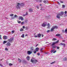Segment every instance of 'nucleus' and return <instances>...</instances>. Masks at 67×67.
Here are the masks:
<instances>
[{
    "label": "nucleus",
    "instance_id": "43",
    "mask_svg": "<svg viewBox=\"0 0 67 67\" xmlns=\"http://www.w3.org/2000/svg\"><path fill=\"white\" fill-rule=\"evenodd\" d=\"M51 32V31L49 30H48L47 31V33H49V32Z\"/></svg>",
    "mask_w": 67,
    "mask_h": 67
},
{
    "label": "nucleus",
    "instance_id": "41",
    "mask_svg": "<svg viewBox=\"0 0 67 67\" xmlns=\"http://www.w3.org/2000/svg\"><path fill=\"white\" fill-rule=\"evenodd\" d=\"M62 7L63 8H65V5H62Z\"/></svg>",
    "mask_w": 67,
    "mask_h": 67
},
{
    "label": "nucleus",
    "instance_id": "2",
    "mask_svg": "<svg viewBox=\"0 0 67 67\" xmlns=\"http://www.w3.org/2000/svg\"><path fill=\"white\" fill-rule=\"evenodd\" d=\"M20 6V3H18L16 5V8L18 9H20L21 8V7Z\"/></svg>",
    "mask_w": 67,
    "mask_h": 67
},
{
    "label": "nucleus",
    "instance_id": "54",
    "mask_svg": "<svg viewBox=\"0 0 67 67\" xmlns=\"http://www.w3.org/2000/svg\"><path fill=\"white\" fill-rule=\"evenodd\" d=\"M34 37H37V36H36V35H35L34 36Z\"/></svg>",
    "mask_w": 67,
    "mask_h": 67
},
{
    "label": "nucleus",
    "instance_id": "55",
    "mask_svg": "<svg viewBox=\"0 0 67 67\" xmlns=\"http://www.w3.org/2000/svg\"><path fill=\"white\" fill-rule=\"evenodd\" d=\"M18 23H21V21H19L18 22Z\"/></svg>",
    "mask_w": 67,
    "mask_h": 67
},
{
    "label": "nucleus",
    "instance_id": "38",
    "mask_svg": "<svg viewBox=\"0 0 67 67\" xmlns=\"http://www.w3.org/2000/svg\"><path fill=\"white\" fill-rule=\"evenodd\" d=\"M64 17H66V16H67V14H64Z\"/></svg>",
    "mask_w": 67,
    "mask_h": 67
},
{
    "label": "nucleus",
    "instance_id": "12",
    "mask_svg": "<svg viewBox=\"0 0 67 67\" xmlns=\"http://www.w3.org/2000/svg\"><path fill=\"white\" fill-rule=\"evenodd\" d=\"M7 36H4L3 37V39L5 40H7Z\"/></svg>",
    "mask_w": 67,
    "mask_h": 67
},
{
    "label": "nucleus",
    "instance_id": "23",
    "mask_svg": "<svg viewBox=\"0 0 67 67\" xmlns=\"http://www.w3.org/2000/svg\"><path fill=\"white\" fill-rule=\"evenodd\" d=\"M64 33L67 34V28L65 29V30L64 31Z\"/></svg>",
    "mask_w": 67,
    "mask_h": 67
},
{
    "label": "nucleus",
    "instance_id": "57",
    "mask_svg": "<svg viewBox=\"0 0 67 67\" xmlns=\"http://www.w3.org/2000/svg\"><path fill=\"white\" fill-rule=\"evenodd\" d=\"M37 9H39V7L38 6H37Z\"/></svg>",
    "mask_w": 67,
    "mask_h": 67
},
{
    "label": "nucleus",
    "instance_id": "29",
    "mask_svg": "<svg viewBox=\"0 0 67 67\" xmlns=\"http://www.w3.org/2000/svg\"><path fill=\"white\" fill-rule=\"evenodd\" d=\"M14 15V14H11L10 15V16H13Z\"/></svg>",
    "mask_w": 67,
    "mask_h": 67
},
{
    "label": "nucleus",
    "instance_id": "15",
    "mask_svg": "<svg viewBox=\"0 0 67 67\" xmlns=\"http://www.w3.org/2000/svg\"><path fill=\"white\" fill-rule=\"evenodd\" d=\"M48 26V27H47L48 29H50V25H49V24L48 23V24L47 25Z\"/></svg>",
    "mask_w": 67,
    "mask_h": 67
},
{
    "label": "nucleus",
    "instance_id": "30",
    "mask_svg": "<svg viewBox=\"0 0 67 67\" xmlns=\"http://www.w3.org/2000/svg\"><path fill=\"white\" fill-rule=\"evenodd\" d=\"M43 2L44 3H46L47 2H48V1H44Z\"/></svg>",
    "mask_w": 67,
    "mask_h": 67
},
{
    "label": "nucleus",
    "instance_id": "63",
    "mask_svg": "<svg viewBox=\"0 0 67 67\" xmlns=\"http://www.w3.org/2000/svg\"><path fill=\"white\" fill-rule=\"evenodd\" d=\"M65 41L64 40H62V42H65Z\"/></svg>",
    "mask_w": 67,
    "mask_h": 67
},
{
    "label": "nucleus",
    "instance_id": "60",
    "mask_svg": "<svg viewBox=\"0 0 67 67\" xmlns=\"http://www.w3.org/2000/svg\"><path fill=\"white\" fill-rule=\"evenodd\" d=\"M1 35H0V39H1V40L2 39V38H1Z\"/></svg>",
    "mask_w": 67,
    "mask_h": 67
},
{
    "label": "nucleus",
    "instance_id": "21",
    "mask_svg": "<svg viewBox=\"0 0 67 67\" xmlns=\"http://www.w3.org/2000/svg\"><path fill=\"white\" fill-rule=\"evenodd\" d=\"M38 61L37 60H34V63H36V62H37Z\"/></svg>",
    "mask_w": 67,
    "mask_h": 67
},
{
    "label": "nucleus",
    "instance_id": "26",
    "mask_svg": "<svg viewBox=\"0 0 67 67\" xmlns=\"http://www.w3.org/2000/svg\"><path fill=\"white\" fill-rule=\"evenodd\" d=\"M23 63H26V61L24 60H23Z\"/></svg>",
    "mask_w": 67,
    "mask_h": 67
},
{
    "label": "nucleus",
    "instance_id": "32",
    "mask_svg": "<svg viewBox=\"0 0 67 67\" xmlns=\"http://www.w3.org/2000/svg\"><path fill=\"white\" fill-rule=\"evenodd\" d=\"M9 66H12V65H13V64H12L11 63H10L9 64Z\"/></svg>",
    "mask_w": 67,
    "mask_h": 67
},
{
    "label": "nucleus",
    "instance_id": "18",
    "mask_svg": "<svg viewBox=\"0 0 67 67\" xmlns=\"http://www.w3.org/2000/svg\"><path fill=\"white\" fill-rule=\"evenodd\" d=\"M26 58H27V60H30V57L29 56H27L26 57Z\"/></svg>",
    "mask_w": 67,
    "mask_h": 67
},
{
    "label": "nucleus",
    "instance_id": "31",
    "mask_svg": "<svg viewBox=\"0 0 67 67\" xmlns=\"http://www.w3.org/2000/svg\"><path fill=\"white\" fill-rule=\"evenodd\" d=\"M60 34H57L56 35V36H60Z\"/></svg>",
    "mask_w": 67,
    "mask_h": 67
},
{
    "label": "nucleus",
    "instance_id": "3",
    "mask_svg": "<svg viewBox=\"0 0 67 67\" xmlns=\"http://www.w3.org/2000/svg\"><path fill=\"white\" fill-rule=\"evenodd\" d=\"M59 42V40H58L57 41L55 42H54L52 43V44L51 45V46H53V45H55L56 44L58 43Z\"/></svg>",
    "mask_w": 67,
    "mask_h": 67
},
{
    "label": "nucleus",
    "instance_id": "7",
    "mask_svg": "<svg viewBox=\"0 0 67 67\" xmlns=\"http://www.w3.org/2000/svg\"><path fill=\"white\" fill-rule=\"evenodd\" d=\"M47 25V23H43V24L42 25V26H43V27H45Z\"/></svg>",
    "mask_w": 67,
    "mask_h": 67
},
{
    "label": "nucleus",
    "instance_id": "19",
    "mask_svg": "<svg viewBox=\"0 0 67 67\" xmlns=\"http://www.w3.org/2000/svg\"><path fill=\"white\" fill-rule=\"evenodd\" d=\"M29 10L30 12H33V9H29Z\"/></svg>",
    "mask_w": 67,
    "mask_h": 67
},
{
    "label": "nucleus",
    "instance_id": "59",
    "mask_svg": "<svg viewBox=\"0 0 67 67\" xmlns=\"http://www.w3.org/2000/svg\"><path fill=\"white\" fill-rule=\"evenodd\" d=\"M11 19H14V17H12L11 18Z\"/></svg>",
    "mask_w": 67,
    "mask_h": 67
},
{
    "label": "nucleus",
    "instance_id": "28",
    "mask_svg": "<svg viewBox=\"0 0 67 67\" xmlns=\"http://www.w3.org/2000/svg\"><path fill=\"white\" fill-rule=\"evenodd\" d=\"M31 62L32 63H34V60H33V59H31Z\"/></svg>",
    "mask_w": 67,
    "mask_h": 67
},
{
    "label": "nucleus",
    "instance_id": "10",
    "mask_svg": "<svg viewBox=\"0 0 67 67\" xmlns=\"http://www.w3.org/2000/svg\"><path fill=\"white\" fill-rule=\"evenodd\" d=\"M19 20H21V21H23L24 20V19L22 17V16H19Z\"/></svg>",
    "mask_w": 67,
    "mask_h": 67
},
{
    "label": "nucleus",
    "instance_id": "40",
    "mask_svg": "<svg viewBox=\"0 0 67 67\" xmlns=\"http://www.w3.org/2000/svg\"><path fill=\"white\" fill-rule=\"evenodd\" d=\"M34 54H36V51H34Z\"/></svg>",
    "mask_w": 67,
    "mask_h": 67
},
{
    "label": "nucleus",
    "instance_id": "39",
    "mask_svg": "<svg viewBox=\"0 0 67 67\" xmlns=\"http://www.w3.org/2000/svg\"><path fill=\"white\" fill-rule=\"evenodd\" d=\"M8 49H8V48H6L5 49V50L6 51H8Z\"/></svg>",
    "mask_w": 67,
    "mask_h": 67
},
{
    "label": "nucleus",
    "instance_id": "20",
    "mask_svg": "<svg viewBox=\"0 0 67 67\" xmlns=\"http://www.w3.org/2000/svg\"><path fill=\"white\" fill-rule=\"evenodd\" d=\"M39 49V48L38 47H37L36 48L35 50L36 52H38Z\"/></svg>",
    "mask_w": 67,
    "mask_h": 67
},
{
    "label": "nucleus",
    "instance_id": "8",
    "mask_svg": "<svg viewBox=\"0 0 67 67\" xmlns=\"http://www.w3.org/2000/svg\"><path fill=\"white\" fill-rule=\"evenodd\" d=\"M13 38H10V39L8 40V41H9V42H12V41L13 40Z\"/></svg>",
    "mask_w": 67,
    "mask_h": 67
},
{
    "label": "nucleus",
    "instance_id": "4",
    "mask_svg": "<svg viewBox=\"0 0 67 67\" xmlns=\"http://www.w3.org/2000/svg\"><path fill=\"white\" fill-rule=\"evenodd\" d=\"M32 53V50L30 51H28L27 52V54L28 55H31V54Z\"/></svg>",
    "mask_w": 67,
    "mask_h": 67
},
{
    "label": "nucleus",
    "instance_id": "6",
    "mask_svg": "<svg viewBox=\"0 0 67 67\" xmlns=\"http://www.w3.org/2000/svg\"><path fill=\"white\" fill-rule=\"evenodd\" d=\"M60 15V16H63V15L64 14V12H61V13H59Z\"/></svg>",
    "mask_w": 67,
    "mask_h": 67
},
{
    "label": "nucleus",
    "instance_id": "46",
    "mask_svg": "<svg viewBox=\"0 0 67 67\" xmlns=\"http://www.w3.org/2000/svg\"><path fill=\"white\" fill-rule=\"evenodd\" d=\"M48 53H49V52H45V54H48Z\"/></svg>",
    "mask_w": 67,
    "mask_h": 67
},
{
    "label": "nucleus",
    "instance_id": "16",
    "mask_svg": "<svg viewBox=\"0 0 67 67\" xmlns=\"http://www.w3.org/2000/svg\"><path fill=\"white\" fill-rule=\"evenodd\" d=\"M41 11H44V10H45V8L44 7H41Z\"/></svg>",
    "mask_w": 67,
    "mask_h": 67
},
{
    "label": "nucleus",
    "instance_id": "5",
    "mask_svg": "<svg viewBox=\"0 0 67 67\" xmlns=\"http://www.w3.org/2000/svg\"><path fill=\"white\" fill-rule=\"evenodd\" d=\"M60 16H61L60 15V14L59 13L58 14H57L56 17L57 18H58V19H60Z\"/></svg>",
    "mask_w": 67,
    "mask_h": 67
},
{
    "label": "nucleus",
    "instance_id": "9",
    "mask_svg": "<svg viewBox=\"0 0 67 67\" xmlns=\"http://www.w3.org/2000/svg\"><path fill=\"white\" fill-rule=\"evenodd\" d=\"M11 43H10V42H8L6 44V45L7 46H11Z\"/></svg>",
    "mask_w": 67,
    "mask_h": 67
},
{
    "label": "nucleus",
    "instance_id": "48",
    "mask_svg": "<svg viewBox=\"0 0 67 67\" xmlns=\"http://www.w3.org/2000/svg\"><path fill=\"white\" fill-rule=\"evenodd\" d=\"M23 29H25V26H23Z\"/></svg>",
    "mask_w": 67,
    "mask_h": 67
},
{
    "label": "nucleus",
    "instance_id": "56",
    "mask_svg": "<svg viewBox=\"0 0 67 67\" xmlns=\"http://www.w3.org/2000/svg\"><path fill=\"white\" fill-rule=\"evenodd\" d=\"M67 12L66 11H65L64 13L65 14H67Z\"/></svg>",
    "mask_w": 67,
    "mask_h": 67
},
{
    "label": "nucleus",
    "instance_id": "1",
    "mask_svg": "<svg viewBox=\"0 0 67 67\" xmlns=\"http://www.w3.org/2000/svg\"><path fill=\"white\" fill-rule=\"evenodd\" d=\"M58 29V27L56 26H53L51 28V32H53V31H54V30L55 29Z\"/></svg>",
    "mask_w": 67,
    "mask_h": 67
},
{
    "label": "nucleus",
    "instance_id": "42",
    "mask_svg": "<svg viewBox=\"0 0 67 67\" xmlns=\"http://www.w3.org/2000/svg\"><path fill=\"white\" fill-rule=\"evenodd\" d=\"M28 27H26V30H28Z\"/></svg>",
    "mask_w": 67,
    "mask_h": 67
},
{
    "label": "nucleus",
    "instance_id": "51",
    "mask_svg": "<svg viewBox=\"0 0 67 67\" xmlns=\"http://www.w3.org/2000/svg\"><path fill=\"white\" fill-rule=\"evenodd\" d=\"M62 32L63 33H64V32H65V31H64V30H62Z\"/></svg>",
    "mask_w": 67,
    "mask_h": 67
},
{
    "label": "nucleus",
    "instance_id": "14",
    "mask_svg": "<svg viewBox=\"0 0 67 67\" xmlns=\"http://www.w3.org/2000/svg\"><path fill=\"white\" fill-rule=\"evenodd\" d=\"M38 37H41V35L40 34H39L37 35Z\"/></svg>",
    "mask_w": 67,
    "mask_h": 67
},
{
    "label": "nucleus",
    "instance_id": "34",
    "mask_svg": "<svg viewBox=\"0 0 67 67\" xmlns=\"http://www.w3.org/2000/svg\"><path fill=\"white\" fill-rule=\"evenodd\" d=\"M57 40L55 38H53L52 39V41H56Z\"/></svg>",
    "mask_w": 67,
    "mask_h": 67
},
{
    "label": "nucleus",
    "instance_id": "36",
    "mask_svg": "<svg viewBox=\"0 0 67 67\" xmlns=\"http://www.w3.org/2000/svg\"><path fill=\"white\" fill-rule=\"evenodd\" d=\"M54 50H55V49H53L51 51V53H53V52H54Z\"/></svg>",
    "mask_w": 67,
    "mask_h": 67
},
{
    "label": "nucleus",
    "instance_id": "61",
    "mask_svg": "<svg viewBox=\"0 0 67 67\" xmlns=\"http://www.w3.org/2000/svg\"><path fill=\"white\" fill-rule=\"evenodd\" d=\"M43 51L42 50H40V52L41 53H43Z\"/></svg>",
    "mask_w": 67,
    "mask_h": 67
},
{
    "label": "nucleus",
    "instance_id": "25",
    "mask_svg": "<svg viewBox=\"0 0 67 67\" xmlns=\"http://www.w3.org/2000/svg\"><path fill=\"white\" fill-rule=\"evenodd\" d=\"M7 42V41H3V44H5V43H6Z\"/></svg>",
    "mask_w": 67,
    "mask_h": 67
},
{
    "label": "nucleus",
    "instance_id": "62",
    "mask_svg": "<svg viewBox=\"0 0 67 67\" xmlns=\"http://www.w3.org/2000/svg\"><path fill=\"white\" fill-rule=\"evenodd\" d=\"M60 3H63V2L62 1H60Z\"/></svg>",
    "mask_w": 67,
    "mask_h": 67
},
{
    "label": "nucleus",
    "instance_id": "64",
    "mask_svg": "<svg viewBox=\"0 0 67 67\" xmlns=\"http://www.w3.org/2000/svg\"><path fill=\"white\" fill-rule=\"evenodd\" d=\"M43 36H44V35H43V34H42V37H43Z\"/></svg>",
    "mask_w": 67,
    "mask_h": 67
},
{
    "label": "nucleus",
    "instance_id": "44",
    "mask_svg": "<svg viewBox=\"0 0 67 67\" xmlns=\"http://www.w3.org/2000/svg\"><path fill=\"white\" fill-rule=\"evenodd\" d=\"M60 48V47H57V49H59Z\"/></svg>",
    "mask_w": 67,
    "mask_h": 67
},
{
    "label": "nucleus",
    "instance_id": "22",
    "mask_svg": "<svg viewBox=\"0 0 67 67\" xmlns=\"http://www.w3.org/2000/svg\"><path fill=\"white\" fill-rule=\"evenodd\" d=\"M57 47V46H54L52 47V48H56V47Z\"/></svg>",
    "mask_w": 67,
    "mask_h": 67
},
{
    "label": "nucleus",
    "instance_id": "50",
    "mask_svg": "<svg viewBox=\"0 0 67 67\" xmlns=\"http://www.w3.org/2000/svg\"><path fill=\"white\" fill-rule=\"evenodd\" d=\"M17 16L16 15H14V17H15V18H16V17H17Z\"/></svg>",
    "mask_w": 67,
    "mask_h": 67
},
{
    "label": "nucleus",
    "instance_id": "47",
    "mask_svg": "<svg viewBox=\"0 0 67 67\" xmlns=\"http://www.w3.org/2000/svg\"><path fill=\"white\" fill-rule=\"evenodd\" d=\"M55 63V62H52V63H51V64H54V63Z\"/></svg>",
    "mask_w": 67,
    "mask_h": 67
},
{
    "label": "nucleus",
    "instance_id": "24",
    "mask_svg": "<svg viewBox=\"0 0 67 67\" xmlns=\"http://www.w3.org/2000/svg\"><path fill=\"white\" fill-rule=\"evenodd\" d=\"M27 15H28V13H27V12H26V13L25 14L23 15V16H24Z\"/></svg>",
    "mask_w": 67,
    "mask_h": 67
},
{
    "label": "nucleus",
    "instance_id": "17",
    "mask_svg": "<svg viewBox=\"0 0 67 67\" xmlns=\"http://www.w3.org/2000/svg\"><path fill=\"white\" fill-rule=\"evenodd\" d=\"M18 59L19 63H21V62H22V60H21V59H19V58H18Z\"/></svg>",
    "mask_w": 67,
    "mask_h": 67
},
{
    "label": "nucleus",
    "instance_id": "49",
    "mask_svg": "<svg viewBox=\"0 0 67 67\" xmlns=\"http://www.w3.org/2000/svg\"><path fill=\"white\" fill-rule=\"evenodd\" d=\"M41 51H43V48H41V49H40Z\"/></svg>",
    "mask_w": 67,
    "mask_h": 67
},
{
    "label": "nucleus",
    "instance_id": "33",
    "mask_svg": "<svg viewBox=\"0 0 67 67\" xmlns=\"http://www.w3.org/2000/svg\"><path fill=\"white\" fill-rule=\"evenodd\" d=\"M21 37L24 38V34H23L21 36Z\"/></svg>",
    "mask_w": 67,
    "mask_h": 67
},
{
    "label": "nucleus",
    "instance_id": "11",
    "mask_svg": "<svg viewBox=\"0 0 67 67\" xmlns=\"http://www.w3.org/2000/svg\"><path fill=\"white\" fill-rule=\"evenodd\" d=\"M20 7H24V4L23 3H20Z\"/></svg>",
    "mask_w": 67,
    "mask_h": 67
},
{
    "label": "nucleus",
    "instance_id": "37",
    "mask_svg": "<svg viewBox=\"0 0 67 67\" xmlns=\"http://www.w3.org/2000/svg\"><path fill=\"white\" fill-rule=\"evenodd\" d=\"M31 50H32L33 51L34 50V49H33V47H31Z\"/></svg>",
    "mask_w": 67,
    "mask_h": 67
},
{
    "label": "nucleus",
    "instance_id": "52",
    "mask_svg": "<svg viewBox=\"0 0 67 67\" xmlns=\"http://www.w3.org/2000/svg\"><path fill=\"white\" fill-rule=\"evenodd\" d=\"M37 55H38V56H39V55H40V54L39 53H37Z\"/></svg>",
    "mask_w": 67,
    "mask_h": 67
},
{
    "label": "nucleus",
    "instance_id": "35",
    "mask_svg": "<svg viewBox=\"0 0 67 67\" xmlns=\"http://www.w3.org/2000/svg\"><path fill=\"white\" fill-rule=\"evenodd\" d=\"M24 24V21L22 22H21V24L22 25H23Z\"/></svg>",
    "mask_w": 67,
    "mask_h": 67
},
{
    "label": "nucleus",
    "instance_id": "58",
    "mask_svg": "<svg viewBox=\"0 0 67 67\" xmlns=\"http://www.w3.org/2000/svg\"><path fill=\"white\" fill-rule=\"evenodd\" d=\"M55 52H56V51H53V53H55Z\"/></svg>",
    "mask_w": 67,
    "mask_h": 67
},
{
    "label": "nucleus",
    "instance_id": "53",
    "mask_svg": "<svg viewBox=\"0 0 67 67\" xmlns=\"http://www.w3.org/2000/svg\"><path fill=\"white\" fill-rule=\"evenodd\" d=\"M39 2H42V0H40L38 1Z\"/></svg>",
    "mask_w": 67,
    "mask_h": 67
},
{
    "label": "nucleus",
    "instance_id": "13",
    "mask_svg": "<svg viewBox=\"0 0 67 67\" xmlns=\"http://www.w3.org/2000/svg\"><path fill=\"white\" fill-rule=\"evenodd\" d=\"M60 45H63L64 47H65L66 46V44L64 43H60Z\"/></svg>",
    "mask_w": 67,
    "mask_h": 67
},
{
    "label": "nucleus",
    "instance_id": "27",
    "mask_svg": "<svg viewBox=\"0 0 67 67\" xmlns=\"http://www.w3.org/2000/svg\"><path fill=\"white\" fill-rule=\"evenodd\" d=\"M20 31H24V29H23V28H21V29H20Z\"/></svg>",
    "mask_w": 67,
    "mask_h": 67
},
{
    "label": "nucleus",
    "instance_id": "45",
    "mask_svg": "<svg viewBox=\"0 0 67 67\" xmlns=\"http://www.w3.org/2000/svg\"><path fill=\"white\" fill-rule=\"evenodd\" d=\"M12 33H14V30L12 31Z\"/></svg>",
    "mask_w": 67,
    "mask_h": 67
}]
</instances>
